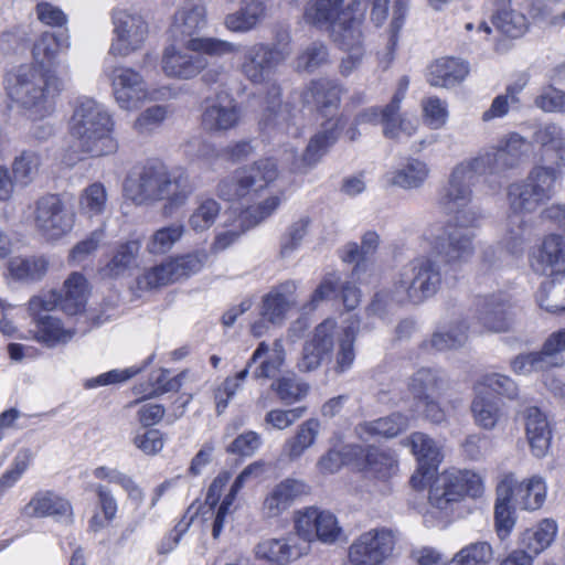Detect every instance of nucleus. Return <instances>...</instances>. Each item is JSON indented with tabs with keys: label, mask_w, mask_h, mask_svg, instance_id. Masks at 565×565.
I'll list each match as a JSON object with an SVG mask.
<instances>
[{
	"label": "nucleus",
	"mask_w": 565,
	"mask_h": 565,
	"mask_svg": "<svg viewBox=\"0 0 565 565\" xmlns=\"http://www.w3.org/2000/svg\"><path fill=\"white\" fill-rule=\"evenodd\" d=\"M533 140L541 148V161L534 166L524 180L512 182L507 189V200L512 214L505 237V246L516 253L523 242L524 214L535 212L548 201L561 177V168L565 167V131L556 124H547L539 128Z\"/></svg>",
	"instance_id": "obj_1"
},
{
	"label": "nucleus",
	"mask_w": 565,
	"mask_h": 565,
	"mask_svg": "<svg viewBox=\"0 0 565 565\" xmlns=\"http://www.w3.org/2000/svg\"><path fill=\"white\" fill-rule=\"evenodd\" d=\"M341 87L328 78L312 79L301 92L300 99L306 106H313L326 118L321 129L311 137L301 158L294 163L296 171H306L316 166L335 143L344 127L338 115Z\"/></svg>",
	"instance_id": "obj_2"
},
{
	"label": "nucleus",
	"mask_w": 565,
	"mask_h": 565,
	"mask_svg": "<svg viewBox=\"0 0 565 565\" xmlns=\"http://www.w3.org/2000/svg\"><path fill=\"white\" fill-rule=\"evenodd\" d=\"M443 280L438 262L429 256H422L408 262L398 274L392 291L375 295L371 305L375 313H382L391 303L419 305L433 297Z\"/></svg>",
	"instance_id": "obj_3"
},
{
	"label": "nucleus",
	"mask_w": 565,
	"mask_h": 565,
	"mask_svg": "<svg viewBox=\"0 0 565 565\" xmlns=\"http://www.w3.org/2000/svg\"><path fill=\"white\" fill-rule=\"evenodd\" d=\"M114 120L107 108L92 98L76 102L70 119V134L78 151L92 157L115 153Z\"/></svg>",
	"instance_id": "obj_4"
},
{
	"label": "nucleus",
	"mask_w": 565,
	"mask_h": 565,
	"mask_svg": "<svg viewBox=\"0 0 565 565\" xmlns=\"http://www.w3.org/2000/svg\"><path fill=\"white\" fill-rule=\"evenodd\" d=\"M63 89L64 83L54 72L30 65L20 66L8 84L9 96L40 117L51 114Z\"/></svg>",
	"instance_id": "obj_5"
},
{
	"label": "nucleus",
	"mask_w": 565,
	"mask_h": 565,
	"mask_svg": "<svg viewBox=\"0 0 565 565\" xmlns=\"http://www.w3.org/2000/svg\"><path fill=\"white\" fill-rule=\"evenodd\" d=\"M207 25V11L203 0H185L175 10L169 28L171 36L185 45L188 51L223 56L238 51V45L199 34Z\"/></svg>",
	"instance_id": "obj_6"
},
{
	"label": "nucleus",
	"mask_w": 565,
	"mask_h": 565,
	"mask_svg": "<svg viewBox=\"0 0 565 565\" xmlns=\"http://www.w3.org/2000/svg\"><path fill=\"white\" fill-rule=\"evenodd\" d=\"M278 175L274 159H259L223 178L216 185V194L227 202L250 203L259 199Z\"/></svg>",
	"instance_id": "obj_7"
},
{
	"label": "nucleus",
	"mask_w": 565,
	"mask_h": 565,
	"mask_svg": "<svg viewBox=\"0 0 565 565\" xmlns=\"http://www.w3.org/2000/svg\"><path fill=\"white\" fill-rule=\"evenodd\" d=\"M484 490L482 478L470 470H447L438 475L429 489V503L446 510L451 503L459 502L466 495L479 498Z\"/></svg>",
	"instance_id": "obj_8"
},
{
	"label": "nucleus",
	"mask_w": 565,
	"mask_h": 565,
	"mask_svg": "<svg viewBox=\"0 0 565 565\" xmlns=\"http://www.w3.org/2000/svg\"><path fill=\"white\" fill-rule=\"evenodd\" d=\"M35 230L47 241H57L71 232L74 215L57 194H45L34 202Z\"/></svg>",
	"instance_id": "obj_9"
},
{
	"label": "nucleus",
	"mask_w": 565,
	"mask_h": 565,
	"mask_svg": "<svg viewBox=\"0 0 565 565\" xmlns=\"http://www.w3.org/2000/svg\"><path fill=\"white\" fill-rule=\"evenodd\" d=\"M529 149L530 143L524 137L511 132L475 158L486 175H499L515 169L527 156Z\"/></svg>",
	"instance_id": "obj_10"
},
{
	"label": "nucleus",
	"mask_w": 565,
	"mask_h": 565,
	"mask_svg": "<svg viewBox=\"0 0 565 565\" xmlns=\"http://www.w3.org/2000/svg\"><path fill=\"white\" fill-rule=\"evenodd\" d=\"M480 175H486L476 158L458 163L449 174L447 185L440 191L438 204L445 212L467 207L472 199V186Z\"/></svg>",
	"instance_id": "obj_11"
},
{
	"label": "nucleus",
	"mask_w": 565,
	"mask_h": 565,
	"mask_svg": "<svg viewBox=\"0 0 565 565\" xmlns=\"http://www.w3.org/2000/svg\"><path fill=\"white\" fill-rule=\"evenodd\" d=\"M480 175H486L476 158L458 163L449 174L447 185L440 191L438 204L445 212L467 207L472 199V186Z\"/></svg>",
	"instance_id": "obj_12"
},
{
	"label": "nucleus",
	"mask_w": 565,
	"mask_h": 565,
	"mask_svg": "<svg viewBox=\"0 0 565 565\" xmlns=\"http://www.w3.org/2000/svg\"><path fill=\"white\" fill-rule=\"evenodd\" d=\"M114 38L108 55L126 57L140 50L148 36V23L137 13L127 10H115L113 13Z\"/></svg>",
	"instance_id": "obj_13"
},
{
	"label": "nucleus",
	"mask_w": 565,
	"mask_h": 565,
	"mask_svg": "<svg viewBox=\"0 0 565 565\" xmlns=\"http://www.w3.org/2000/svg\"><path fill=\"white\" fill-rule=\"evenodd\" d=\"M278 195H270L257 204H250L239 212L230 228L218 232L211 245V250L220 253L231 247L250 228L269 217L280 205Z\"/></svg>",
	"instance_id": "obj_14"
},
{
	"label": "nucleus",
	"mask_w": 565,
	"mask_h": 565,
	"mask_svg": "<svg viewBox=\"0 0 565 565\" xmlns=\"http://www.w3.org/2000/svg\"><path fill=\"white\" fill-rule=\"evenodd\" d=\"M168 168L158 162L147 163L131 171L124 182V192L134 203L151 204L160 202V194Z\"/></svg>",
	"instance_id": "obj_15"
},
{
	"label": "nucleus",
	"mask_w": 565,
	"mask_h": 565,
	"mask_svg": "<svg viewBox=\"0 0 565 565\" xmlns=\"http://www.w3.org/2000/svg\"><path fill=\"white\" fill-rule=\"evenodd\" d=\"M396 543L395 534L386 527L362 533L349 548L351 565H381L388 558Z\"/></svg>",
	"instance_id": "obj_16"
},
{
	"label": "nucleus",
	"mask_w": 565,
	"mask_h": 565,
	"mask_svg": "<svg viewBox=\"0 0 565 565\" xmlns=\"http://www.w3.org/2000/svg\"><path fill=\"white\" fill-rule=\"evenodd\" d=\"M57 307V297L55 294H45L33 297L29 302V310L35 321L34 337L49 347L57 343H66L73 337L72 330L62 327L61 321L47 313Z\"/></svg>",
	"instance_id": "obj_17"
},
{
	"label": "nucleus",
	"mask_w": 565,
	"mask_h": 565,
	"mask_svg": "<svg viewBox=\"0 0 565 565\" xmlns=\"http://www.w3.org/2000/svg\"><path fill=\"white\" fill-rule=\"evenodd\" d=\"M111 82L114 96L120 108L132 109L149 97L147 82L136 70L127 66H113L106 70Z\"/></svg>",
	"instance_id": "obj_18"
},
{
	"label": "nucleus",
	"mask_w": 565,
	"mask_h": 565,
	"mask_svg": "<svg viewBox=\"0 0 565 565\" xmlns=\"http://www.w3.org/2000/svg\"><path fill=\"white\" fill-rule=\"evenodd\" d=\"M295 526L301 541L308 545L315 539L332 544L342 532L334 514L316 508H307L303 512H299Z\"/></svg>",
	"instance_id": "obj_19"
},
{
	"label": "nucleus",
	"mask_w": 565,
	"mask_h": 565,
	"mask_svg": "<svg viewBox=\"0 0 565 565\" xmlns=\"http://www.w3.org/2000/svg\"><path fill=\"white\" fill-rule=\"evenodd\" d=\"M280 64L282 63L269 50V44L258 42L244 47L239 71L247 81L260 85L271 79Z\"/></svg>",
	"instance_id": "obj_20"
},
{
	"label": "nucleus",
	"mask_w": 565,
	"mask_h": 565,
	"mask_svg": "<svg viewBox=\"0 0 565 565\" xmlns=\"http://www.w3.org/2000/svg\"><path fill=\"white\" fill-rule=\"evenodd\" d=\"M360 2L341 11L329 29L331 40L343 51L362 49L364 34L362 30L365 6Z\"/></svg>",
	"instance_id": "obj_21"
},
{
	"label": "nucleus",
	"mask_w": 565,
	"mask_h": 565,
	"mask_svg": "<svg viewBox=\"0 0 565 565\" xmlns=\"http://www.w3.org/2000/svg\"><path fill=\"white\" fill-rule=\"evenodd\" d=\"M475 236L473 231L445 227L434 242V250L447 265H461L475 254Z\"/></svg>",
	"instance_id": "obj_22"
},
{
	"label": "nucleus",
	"mask_w": 565,
	"mask_h": 565,
	"mask_svg": "<svg viewBox=\"0 0 565 565\" xmlns=\"http://www.w3.org/2000/svg\"><path fill=\"white\" fill-rule=\"evenodd\" d=\"M535 273L565 281V239L557 234L547 235L531 257Z\"/></svg>",
	"instance_id": "obj_23"
},
{
	"label": "nucleus",
	"mask_w": 565,
	"mask_h": 565,
	"mask_svg": "<svg viewBox=\"0 0 565 565\" xmlns=\"http://www.w3.org/2000/svg\"><path fill=\"white\" fill-rule=\"evenodd\" d=\"M309 546L301 541L298 532L281 539H267L255 547V555L259 559L286 565L307 554Z\"/></svg>",
	"instance_id": "obj_24"
},
{
	"label": "nucleus",
	"mask_w": 565,
	"mask_h": 565,
	"mask_svg": "<svg viewBox=\"0 0 565 565\" xmlns=\"http://www.w3.org/2000/svg\"><path fill=\"white\" fill-rule=\"evenodd\" d=\"M201 52H185L174 45L168 46L162 55L161 67L168 77L190 79L195 77L206 65Z\"/></svg>",
	"instance_id": "obj_25"
},
{
	"label": "nucleus",
	"mask_w": 565,
	"mask_h": 565,
	"mask_svg": "<svg viewBox=\"0 0 565 565\" xmlns=\"http://www.w3.org/2000/svg\"><path fill=\"white\" fill-rule=\"evenodd\" d=\"M238 122V109L235 100L225 93L206 99L202 113V126L212 132L225 131Z\"/></svg>",
	"instance_id": "obj_26"
},
{
	"label": "nucleus",
	"mask_w": 565,
	"mask_h": 565,
	"mask_svg": "<svg viewBox=\"0 0 565 565\" xmlns=\"http://www.w3.org/2000/svg\"><path fill=\"white\" fill-rule=\"evenodd\" d=\"M193 192V182L184 169H169L160 194V202H163V213L171 215L184 206Z\"/></svg>",
	"instance_id": "obj_27"
},
{
	"label": "nucleus",
	"mask_w": 565,
	"mask_h": 565,
	"mask_svg": "<svg viewBox=\"0 0 565 565\" xmlns=\"http://www.w3.org/2000/svg\"><path fill=\"white\" fill-rule=\"evenodd\" d=\"M477 318L489 331L505 332L512 324L511 303L503 295H491L478 303Z\"/></svg>",
	"instance_id": "obj_28"
},
{
	"label": "nucleus",
	"mask_w": 565,
	"mask_h": 565,
	"mask_svg": "<svg viewBox=\"0 0 565 565\" xmlns=\"http://www.w3.org/2000/svg\"><path fill=\"white\" fill-rule=\"evenodd\" d=\"M307 491L308 487L303 481L291 478L280 481L266 495L263 503L264 513L268 518L280 515Z\"/></svg>",
	"instance_id": "obj_29"
},
{
	"label": "nucleus",
	"mask_w": 565,
	"mask_h": 565,
	"mask_svg": "<svg viewBox=\"0 0 565 565\" xmlns=\"http://www.w3.org/2000/svg\"><path fill=\"white\" fill-rule=\"evenodd\" d=\"M296 289L294 280H287L274 288L263 298L259 315L273 326L281 324L294 303L291 297Z\"/></svg>",
	"instance_id": "obj_30"
},
{
	"label": "nucleus",
	"mask_w": 565,
	"mask_h": 565,
	"mask_svg": "<svg viewBox=\"0 0 565 565\" xmlns=\"http://www.w3.org/2000/svg\"><path fill=\"white\" fill-rule=\"evenodd\" d=\"M22 513L29 518H68L72 520L71 503L53 491H38L33 494Z\"/></svg>",
	"instance_id": "obj_31"
},
{
	"label": "nucleus",
	"mask_w": 565,
	"mask_h": 565,
	"mask_svg": "<svg viewBox=\"0 0 565 565\" xmlns=\"http://www.w3.org/2000/svg\"><path fill=\"white\" fill-rule=\"evenodd\" d=\"M141 243L139 239H129L118 244L100 274L107 278H118L129 275L138 266Z\"/></svg>",
	"instance_id": "obj_32"
},
{
	"label": "nucleus",
	"mask_w": 565,
	"mask_h": 565,
	"mask_svg": "<svg viewBox=\"0 0 565 565\" xmlns=\"http://www.w3.org/2000/svg\"><path fill=\"white\" fill-rule=\"evenodd\" d=\"M526 437L535 457H544L550 448L552 433L548 420L537 407H529L525 411Z\"/></svg>",
	"instance_id": "obj_33"
},
{
	"label": "nucleus",
	"mask_w": 565,
	"mask_h": 565,
	"mask_svg": "<svg viewBox=\"0 0 565 565\" xmlns=\"http://www.w3.org/2000/svg\"><path fill=\"white\" fill-rule=\"evenodd\" d=\"M57 297V307L66 315L75 316L81 313L87 299V281L79 273H73L65 280L61 292L50 291Z\"/></svg>",
	"instance_id": "obj_34"
},
{
	"label": "nucleus",
	"mask_w": 565,
	"mask_h": 565,
	"mask_svg": "<svg viewBox=\"0 0 565 565\" xmlns=\"http://www.w3.org/2000/svg\"><path fill=\"white\" fill-rule=\"evenodd\" d=\"M468 65L455 57H441L428 67L427 81L431 86L451 87L468 75Z\"/></svg>",
	"instance_id": "obj_35"
},
{
	"label": "nucleus",
	"mask_w": 565,
	"mask_h": 565,
	"mask_svg": "<svg viewBox=\"0 0 565 565\" xmlns=\"http://www.w3.org/2000/svg\"><path fill=\"white\" fill-rule=\"evenodd\" d=\"M403 93H395L391 103L382 110L384 136L391 139L411 137L416 131V124L399 114Z\"/></svg>",
	"instance_id": "obj_36"
},
{
	"label": "nucleus",
	"mask_w": 565,
	"mask_h": 565,
	"mask_svg": "<svg viewBox=\"0 0 565 565\" xmlns=\"http://www.w3.org/2000/svg\"><path fill=\"white\" fill-rule=\"evenodd\" d=\"M320 431V422L310 418L301 423L296 434L288 438L282 446V455L289 461L298 460L307 449L315 445Z\"/></svg>",
	"instance_id": "obj_37"
},
{
	"label": "nucleus",
	"mask_w": 565,
	"mask_h": 565,
	"mask_svg": "<svg viewBox=\"0 0 565 565\" xmlns=\"http://www.w3.org/2000/svg\"><path fill=\"white\" fill-rule=\"evenodd\" d=\"M408 445L423 473H430L437 469L443 460V454L434 439L424 433L416 431L408 437Z\"/></svg>",
	"instance_id": "obj_38"
},
{
	"label": "nucleus",
	"mask_w": 565,
	"mask_h": 565,
	"mask_svg": "<svg viewBox=\"0 0 565 565\" xmlns=\"http://www.w3.org/2000/svg\"><path fill=\"white\" fill-rule=\"evenodd\" d=\"M359 328L360 322L358 319L350 317L345 320V326L342 329V334L339 340V349L335 354L334 365L332 366V371L337 375H341L349 371L354 363V340Z\"/></svg>",
	"instance_id": "obj_39"
},
{
	"label": "nucleus",
	"mask_w": 565,
	"mask_h": 565,
	"mask_svg": "<svg viewBox=\"0 0 565 565\" xmlns=\"http://www.w3.org/2000/svg\"><path fill=\"white\" fill-rule=\"evenodd\" d=\"M267 88L268 99V118L266 125L277 128L286 134H291V128L295 124L292 121L294 115L289 105L280 104L281 89L276 82L269 79Z\"/></svg>",
	"instance_id": "obj_40"
},
{
	"label": "nucleus",
	"mask_w": 565,
	"mask_h": 565,
	"mask_svg": "<svg viewBox=\"0 0 565 565\" xmlns=\"http://www.w3.org/2000/svg\"><path fill=\"white\" fill-rule=\"evenodd\" d=\"M343 0H308L303 10L306 23L318 29L331 28L338 15L341 14Z\"/></svg>",
	"instance_id": "obj_41"
},
{
	"label": "nucleus",
	"mask_w": 565,
	"mask_h": 565,
	"mask_svg": "<svg viewBox=\"0 0 565 565\" xmlns=\"http://www.w3.org/2000/svg\"><path fill=\"white\" fill-rule=\"evenodd\" d=\"M265 4L260 0H250L236 12L225 17L226 29L233 32H248L265 18Z\"/></svg>",
	"instance_id": "obj_42"
},
{
	"label": "nucleus",
	"mask_w": 565,
	"mask_h": 565,
	"mask_svg": "<svg viewBox=\"0 0 565 565\" xmlns=\"http://www.w3.org/2000/svg\"><path fill=\"white\" fill-rule=\"evenodd\" d=\"M445 384L443 372L423 367L411 377L408 390L416 401L427 399L444 390Z\"/></svg>",
	"instance_id": "obj_43"
},
{
	"label": "nucleus",
	"mask_w": 565,
	"mask_h": 565,
	"mask_svg": "<svg viewBox=\"0 0 565 565\" xmlns=\"http://www.w3.org/2000/svg\"><path fill=\"white\" fill-rule=\"evenodd\" d=\"M556 531V523L552 520H544L537 526L525 530L520 539L521 551H525L531 556L537 555L550 546Z\"/></svg>",
	"instance_id": "obj_44"
},
{
	"label": "nucleus",
	"mask_w": 565,
	"mask_h": 565,
	"mask_svg": "<svg viewBox=\"0 0 565 565\" xmlns=\"http://www.w3.org/2000/svg\"><path fill=\"white\" fill-rule=\"evenodd\" d=\"M70 47L68 36L55 35L51 32L42 33L33 44L32 55L34 61L41 65H52L57 54Z\"/></svg>",
	"instance_id": "obj_45"
},
{
	"label": "nucleus",
	"mask_w": 565,
	"mask_h": 565,
	"mask_svg": "<svg viewBox=\"0 0 565 565\" xmlns=\"http://www.w3.org/2000/svg\"><path fill=\"white\" fill-rule=\"evenodd\" d=\"M108 193L104 183L96 181L85 186L78 196V211L86 217L102 215L107 207Z\"/></svg>",
	"instance_id": "obj_46"
},
{
	"label": "nucleus",
	"mask_w": 565,
	"mask_h": 565,
	"mask_svg": "<svg viewBox=\"0 0 565 565\" xmlns=\"http://www.w3.org/2000/svg\"><path fill=\"white\" fill-rule=\"evenodd\" d=\"M222 206L218 201L209 196H200L195 202L188 224L194 232H204L211 228L216 222Z\"/></svg>",
	"instance_id": "obj_47"
},
{
	"label": "nucleus",
	"mask_w": 565,
	"mask_h": 565,
	"mask_svg": "<svg viewBox=\"0 0 565 565\" xmlns=\"http://www.w3.org/2000/svg\"><path fill=\"white\" fill-rule=\"evenodd\" d=\"M408 427V417L401 413H393L386 417L365 422L359 426L361 435L392 438Z\"/></svg>",
	"instance_id": "obj_48"
},
{
	"label": "nucleus",
	"mask_w": 565,
	"mask_h": 565,
	"mask_svg": "<svg viewBox=\"0 0 565 565\" xmlns=\"http://www.w3.org/2000/svg\"><path fill=\"white\" fill-rule=\"evenodd\" d=\"M428 175L429 168L424 161L408 159L401 169L394 172L391 183L407 190L417 189L424 184Z\"/></svg>",
	"instance_id": "obj_49"
},
{
	"label": "nucleus",
	"mask_w": 565,
	"mask_h": 565,
	"mask_svg": "<svg viewBox=\"0 0 565 565\" xmlns=\"http://www.w3.org/2000/svg\"><path fill=\"white\" fill-rule=\"evenodd\" d=\"M260 470V465L257 462H254L249 466H247L235 479L233 482L230 492L224 497L223 501L221 502L214 522H213V529H212V535L214 539H217L221 534L224 525L225 516L228 512L230 507L234 502L236 494L238 491L243 488L245 481L255 472Z\"/></svg>",
	"instance_id": "obj_50"
},
{
	"label": "nucleus",
	"mask_w": 565,
	"mask_h": 565,
	"mask_svg": "<svg viewBox=\"0 0 565 565\" xmlns=\"http://www.w3.org/2000/svg\"><path fill=\"white\" fill-rule=\"evenodd\" d=\"M467 338L468 324L466 321H459L446 332H435L430 340L423 342V347L436 351L454 350L462 347Z\"/></svg>",
	"instance_id": "obj_51"
},
{
	"label": "nucleus",
	"mask_w": 565,
	"mask_h": 565,
	"mask_svg": "<svg viewBox=\"0 0 565 565\" xmlns=\"http://www.w3.org/2000/svg\"><path fill=\"white\" fill-rule=\"evenodd\" d=\"M471 412L476 424L484 429H493L501 417L497 401L480 391L472 401Z\"/></svg>",
	"instance_id": "obj_52"
},
{
	"label": "nucleus",
	"mask_w": 565,
	"mask_h": 565,
	"mask_svg": "<svg viewBox=\"0 0 565 565\" xmlns=\"http://www.w3.org/2000/svg\"><path fill=\"white\" fill-rule=\"evenodd\" d=\"M493 558L490 543L478 541L460 548L447 565H489Z\"/></svg>",
	"instance_id": "obj_53"
},
{
	"label": "nucleus",
	"mask_w": 565,
	"mask_h": 565,
	"mask_svg": "<svg viewBox=\"0 0 565 565\" xmlns=\"http://www.w3.org/2000/svg\"><path fill=\"white\" fill-rule=\"evenodd\" d=\"M329 62L328 47L323 42L315 41L300 50L295 58L297 72L312 73Z\"/></svg>",
	"instance_id": "obj_54"
},
{
	"label": "nucleus",
	"mask_w": 565,
	"mask_h": 565,
	"mask_svg": "<svg viewBox=\"0 0 565 565\" xmlns=\"http://www.w3.org/2000/svg\"><path fill=\"white\" fill-rule=\"evenodd\" d=\"M546 497L545 484L540 477H532L516 487V503L524 510H537Z\"/></svg>",
	"instance_id": "obj_55"
},
{
	"label": "nucleus",
	"mask_w": 565,
	"mask_h": 565,
	"mask_svg": "<svg viewBox=\"0 0 565 565\" xmlns=\"http://www.w3.org/2000/svg\"><path fill=\"white\" fill-rule=\"evenodd\" d=\"M492 23L501 33L513 39L522 36L527 30L525 15L511 9L498 11L492 18Z\"/></svg>",
	"instance_id": "obj_56"
},
{
	"label": "nucleus",
	"mask_w": 565,
	"mask_h": 565,
	"mask_svg": "<svg viewBox=\"0 0 565 565\" xmlns=\"http://www.w3.org/2000/svg\"><path fill=\"white\" fill-rule=\"evenodd\" d=\"M47 262L43 257H15L12 258L8 265L10 275L17 279H40L45 274Z\"/></svg>",
	"instance_id": "obj_57"
},
{
	"label": "nucleus",
	"mask_w": 565,
	"mask_h": 565,
	"mask_svg": "<svg viewBox=\"0 0 565 565\" xmlns=\"http://www.w3.org/2000/svg\"><path fill=\"white\" fill-rule=\"evenodd\" d=\"M523 84H513L507 87L505 93L498 95L491 103L490 107L483 111L482 120L490 121L495 118L504 117L511 105L519 104V94L523 89Z\"/></svg>",
	"instance_id": "obj_58"
},
{
	"label": "nucleus",
	"mask_w": 565,
	"mask_h": 565,
	"mask_svg": "<svg viewBox=\"0 0 565 565\" xmlns=\"http://www.w3.org/2000/svg\"><path fill=\"white\" fill-rule=\"evenodd\" d=\"M170 260L146 270L137 279L138 288L141 290L159 288L177 281Z\"/></svg>",
	"instance_id": "obj_59"
},
{
	"label": "nucleus",
	"mask_w": 565,
	"mask_h": 565,
	"mask_svg": "<svg viewBox=\"0 0 565 565\" xmlns=\"http://www.w3.org/2000/svg\"><path fill=\"white\" fill-rule=\"evenodd\" d=\"M184 233L183 225L172 224L156 231L147 244V249L151 254H164L182 237Z\"/></svg>",
	"instance_id": "obj_60"
},
{
	"label": "nucleus",
	"mask_w": 565,
	"mask_h": 565,
	"mask_svg": "<svg viewBox=\"0 0 565 565\" xmlns=\"http://www.w3.org/2000/svg\"><path fill=\"white\" fill-rule=\"evenodd\" d=\"M40 156L33 151H23L12 164L14 180L21 185L30 184L39 172Z\"/></svg>",
	"instance_id": "obj_61"
},
{
	"label": "nucleus",
	"mask_w": 565,
	"mask_h": 565,
	"mask_svg": "<svg viewBox=\"0 0 565 565\" xmlns=\"http://www.w3.org/2000/svg\"><path fill=\"white\" fill-rule=\"evenodd\" d=\"M366 470L377 478H388L397 469L396 459L388 452L377 448H370L365 454Z\"/></svg>",
	"instance_id": "obj_62"
},
{
	"label": "nucleus",
	"mask_w": 565,
	"mask_h": 565,
	"mask_svg": "<svg viewBox=\"0 0 565 565\" xmlns=\"http://www.w3.org/2000/svg\"><path fill=\"white\" fill-rule=\"evenodd\" d=\"M309 217H301L294 222L280 238V255L286 258L297 250L308 233Z\"/></svg>",
	"instance_id": "obj_63"
},
{
	"label": "nucleus",
	"mask_w": 565,
	"mask_h": 565,
	"mask_svg": "<svg viewBox=\"0 0 565 565\" xmlns=\"http://www.w3.org/2000/svg\"><path fill=\"white\" fill-rule=\"evenodd\" d=\"M565 351V329L553 332L545 340L542 350L539 351L548 369L558 367L564 364L563 352Z\"/></svg>",
	"instance_id": "obj_64"
}]
</instances>
